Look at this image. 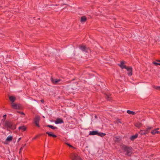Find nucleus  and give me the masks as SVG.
Returning a JSON list of instances; mask_svg holds the SVG:
<instances>
[{"label":"nucleus","instance_id":"nucleus-1","mask_svg":"<svg viewBox=\"0 0 160 160\" xmlns=\"http://www.w3.org/2000/svg\"><path fill=\"white\" fill-rule=\"evenodd\" d=\"M3 128L5 129L6 128L7 130L9 129L14 130L16 128V126L14 125H13L12 123L8 121H6L3 124Z\"/></svg>","mask_w":160,"mask_h":160},{"label":"nucleus","instance_id":"nucleus-2","mask_svg":"<svg viewBox=\"0 0 160 160\" xmlns=\"http://www.w3.org/2000/svg\"><path fill=\"white\" fill-rule=\"evenodd\" d=\"M122 149L126 152V155L130 156L132 154V148L130 147H128L124 145L122 147Z\"/></svg>","mask_w":160,"mask_h":160},{"label":"nucleus","instance_id":"nucleus-3","mask_svg":"<svg viewBox=\"0 0 160 160\" xmlns=\"http://www.w3.org/2000/svg\"><path fill=\"white\" fill-rule=\"evenodd\" d=\"M89 135H97L98 136H100L101 137H103L106 135V134L103 133H102V132H98V131H90L89 133Z\"/></svg>","mask_w":160,"mask_h":160},{"label":"nucleus","instance_id":"nucleus-4","mask_svg":"<svg viewBox=\"0 0 160 160\" xmlns=\"http://www.w3.org/2000/svg\"><path fill=\"white\" fill-rule=\"evenodd\" d=\"M79 48L82 51L85 52H88L90 51L89 48H87L85 46L83 45L80 46Z\"/></svg>","mask_w":160,"mask_h":160},{"label":"nucleus","instance_id":"nucleus-5","mask_svg":"<svg viewBox=\"0 0 160 160\" xmlns=\"http://www.w3.org/2000/svg\"><path fill=\"white\" fill-rule=\"evenodd\" d=\"M72 160H82L81 158L77 154L73 153L71 155Z\"/></svg>","mask_w":160,"mask_h":160},{"label":"nucleus","instance_id":"nucleus-6","mask_svg":"<svg viewBox=\"0 0 160 160\" xmlns=\"http://www.w3.org/2000/svg\"><path fill=\"white\" fill-rule=\"evenodd\" d=\"M39 120L40 117L39 116L36 117L34 119L35 124L38 127H40V125L39 124Z\"/></svg>","mask_w":160,"mask_h":160},{"label":"nucleus","instance_id":"nucleus-7","mask_svg":"<svg viewBox=\"0 0 160 160\" xmlns=\"http://www.w3.org/2000/svg\"><path fill=\"white\" fill-rule=\"evenodd\" d=\"M126 69L127 71H130V72H128V74L129 76H131L132 74V68L131 67H127L126 66V68H125Z\"/></svg>","mask_w":160,"mask_h":160},{"label":"nucleus","instance_id":"nucleus-8","mask_svg":"<svg viewBox=\"0 0 160 160\" xmlns=\"http://www.w3.org/2000/svg\"><path fill=\"white\" fill-rule=\"evenodd\" d=\"M11 105L13 108L15 109H19L20 107L19 104H17L13 102L11 103Z\"/></svg>","mask_w":160,"mask_h":160},{"label":"nucleus","instance_id":"nucleus-9","mask_svg":"<svg viewBox=\"0 0 160 160\" xmlns=\"http://www.w3.org/2000/svg\"><path fill=\"white\" fill-rule=\"evenodd\" d=\"M51 81L53 83L55 84H56L57 83L59 82L61 80L60 79H54L52 78Z\"/></svg>","mask_w":160,"mask_h":160},{"label":"nucleus","instance_id":"nucleus-10","mask_svg":"<svg viewBox=\"0 0 160 160\" xmlns=\"http://www.w3.org/2000/svg\"><path fill=\"white\" fill-rule=\"evenodd\" d=\"M55 123L56 124H61L63 123V121L61 118H58L55 121Z\"/></svg>","mask_w":160,"mask_h":160},{"label":"nucleus","instance_id":"nucleus-11","mask_svg":"<svg viewBox=\"0 0 160 160\" xmlns=\"http://www.w3.org/2000/svg\"><path fill=\"white\" fill-rule=\"evenodd\" d=\"M125 62L124 61H121L120 62V64H118V66H119L121 68L123 69L126 68V65H125Z\"/></svg>","mask_w":160,"mask_h":160},{"label":"nucleus","instance_id":"nucleus-12","mask_svg":"<svg viewBox=\"0 0 160 160\" xmlns=\"http://www.w3.org/2000/svg\"><path fill=\"white\" fill-rule=\"evenodd\" d=\"M138 134L136 133L135 135L131 136L130 137V139L132 141H133L136 138L138 137Z\"/></svg>","mask_w":160,"mask_h":160},{"label":"nucleus","instance_id":"nucleus-13","mask_svg":"<svg viewBox=\"0 0 160 160\" xmlns=\"http://www.w3.org/2000/svg\"><path fill=\"white\" fill-rule=\"evenodd\" d=\"M152 128V127H148L146 129L144 130L145 131V135L147 134H148L149 132V131Z\"/></svg>","mask_w":160,"mask_h":160},{"label":"nucleus","instance_id":"nucleus-14","mask_svg":"<svg viewBox=\"0 0 160 160\" xmlns=\"http://www.w3.org/2000/svg\"><path fill=\"white\" fill-rule=\"evenodd\" d=\"M16 99V98L14 96H11L9 97V99L12 102V103Z\"/></svg>","mask_w":160,"mask_h":160},{"label":"nucleus","instance_id":"nucleus-15","mask_svg":"<svg viewBox=\"0 0 160 160\" xmlns=\"http://www.w3.org/2000/svg\"><path fill=\"white\" fill-rule=\"evenodd\" d=\"M46 133L48 134L49 136L52 137L53 138H56L57 137L56 135L53 134L52 132H47Z\"/></svg>","mask_w":160,"mask_h":160},{"label":"nucleus","instance_id":"nucleus-16","mask_svg":"<svg viewBox=\"0 0 160 160\" xmlns=\"http://www.w3.org/2000/svg\"><path fill=\"white\" fill-rule=\"evenodd\" d=\"M142 124L139 122H138L137 123H135L134 125L137 127L138 128H140L142 126Z\"/></svg>","mask_w":160,"mask_h":160},{"label":"nucleus","instance_id":"nucleus-17","mask_svg":"<svg viewBox=\"0 0 160 160\" xmlns=\"http://www.w3.org/2000/svg\"><path fill=\"white\" fill-rule=\"evenodd\" d=\"M18 129L19 130H21L23 132L26 130V128L24 126H23L19 127L18 128Z\"/></svg>","mask_w":160,"mask_h":160},{"label":"nucleus","instance_id":"nucleus-18","mask_svg":"<svg viewBox=\"0 0 160 160\" xmlns=\"http://www.w3.org/2000/svg\"><path fill=\"white\" fill-rule=\"evenodd\" d=\"M87 18H86L85 17H81V22L82 23H84L86 22V21Z\"/></svg>","mask_w":160,"mask_h":160},{"label":"nucleus","instance_id":"nucleus-19","mask_svg":"<svg viewBox=\"0 0 160 160\" xmlns=\"http://www.w3.org/2000/svg\"><path fill=\"white\" fill-rule=\"evenodd\" d=\"M151 132L152 134L155 135L156 133H159V131H156V130L154 129L152 130Z\"/></svg>","mask_w":160,"mask_h":160},{"label":"nucleus","instance_id":"nucleus-20","mask_svg":"<svg viewBox=\"0 0 160 160\" xmlns=\"http://www.w3.org/2000/svg\"><path fill=\"white\" fill-rule=\"evenodd\" d=\"M127 113L130 114H132V115H135L136 113L134 112L131 111L129 110H128L127 111Z\"/></svg>","mask_w":160,"mask_h":160},{"label":"nucleus","instance_id":"nucleus-21","mask_svg":"<svg viewBox=\"0 0 160 160\" xmlns=\"http://www.w3.org/2000/svg\"><path fill=\"white\" fill-rule=\"evenodd\" d=\"M145 131H144V130H141L139 132V133L141 134V135H145Z\"/></svg>","mask_w":160,"mask_h":160},{"label":"nucleus","instance_id":"nucleus-22","mask_svg":"<svg viewBox=\"0 0 160 160\" xmlns=\"http://www.w3.org/2000/svg\"><path fill=\"white\" fill-rule=\"evenodd\" d=\"M12 137L11 136H8L6 138V140L8 141H12Z\"/></svg>","mask_w":160,"mask_h":160},{"label":"nucleus","instance_id":"nucleus-23","mask_svg":"<svg viewBox=\"0 0 160 160\" xmlns=\"http://www.w3.org/2000/svg\"><path fill=\"white\" fill-rule=\"evenodd\" d=\"M47 126L53 130L57 128L56 127L53 126L51 125H48Z\"/></svg>","mask_w":160,"mask_h":160},{"label":"nucleus","instance_id":"nucleus-24","mask_svg":"<svg viewBox=\"0 0 160 160\" xmlns=\"http://www.w3.org/2000/svg\"><path fill=\"white\" fill-rule=\"evenodd\" d=\"M153 88H154L156 89V90H160V86H156L155 85L153 86Z\"/></svg>","mask_w":160,"mask_h":160},{"label":"nucleus","instance_id":"nucleus-25","mask_svg":"<svg viewBox=\"0 0 160 160\" xmlns=\"http://www.w3.org/2000/svg\"><path fill=\"white\" fill-rule=\"evenodd\" d=\"M152 63L156 66H157L158 65H160V63L157 62L155 61L153 62Z\"/></svg>","mask_w":160,"mask_h":160},{"label":"nucleus","instance_id":"nucleus-26","mask_svg":"<svg viewBox=\"0 0 160 160\" xmlns=\"http://www.w3.org/2000/svg\"><path fill=\"white\" fill-rule=\"evenodd\" d=\"M6 115H4L3 116V119H2V121H3V122H4L5 120L6 119Z\"/></svg>","mask_w":160,"mask_h":160},{"label":"nucleus","instance_id":"nucleus-27","mask_svg":"<svg viewBox=\"0 0 160 160\" xmlns=\"http://www.w3.org/2000/svg\"><path fill=\"white\" fill-rule=\"evenodd\" d=\"M66 144L70 147L74 148L71 145H70L68 143H66Z\"/></svg>","mask_w":160,"mask_h":160},{"label":"nucleus","instance_id":"nucleus-28","mask_svg":"<svg viewBox=\"0 0 160 160\" xmlns=\"http://www.w3.org/2000/svg\"><path fill=\"white\" fill-rule=\"evenodd\" d=\"M18 112V113H20L22 115H23V116H25V114L24 113L22 112Z\"/></svg>","mask_w":160,"mask_h":160},{"label":"nucleus","instance_id":"nucleus-29","mask_svg":"<svg viewBox=\"0 0 160 160\" xmlns=\"http://www.w3.org/2000/svg\"><path fill=\"white\" fill-rule=\"evenodd\" d=\"M37 137H38V136H36L35 137H34L32 139V140H34V139H35L37 138Z\"/></svg>","mask_w":160,"mask_h":160},{"label":"nucleus","instance_id":"nucleus-30","mask_svg":"<svg viewBox=\"0 0 160 160\" xmlns=\"http://www.w3.org/2000/svg\"><path fill=\"white\" fill-rule=\"evenodd\" d=\"M118 123H121V121H120V120H118Z\"/></svg>","mask_w":160,"mask_h":160},{"label":"nucleus","instance_id":"nucleus-31","mask_svg":"<svg viewBox=\"0 0 160 160\" xmlns=\"http://www.w3.org/2000/svg\"><path fill=\"white\" fill-rule=\"evenodd\" d=\"M107 98H108V100H109V96H108V95H107Z\"/></svg>","mask_w":160,"mask_h":160},{"label":"nucleus","instance_id":"nucleus-32","mask_svg":"<svg viewBox=\"0 0 160 160\" xmlns=\"http://www.w3.org/2000/svg\"><path fill=\"white\" fill-rule=\"evenodd\" d=\"M159 128H157L156 129H155V130H156V131H157L158 130H159Z\"/></svg>","mask_w":160,"mask_h":160},{"label":"nucleus","instance_id":"nucleus-33","mask_svg":"<svg viewBox=\"0 0 160 160\" xmlns=\"http://www.w3.org/2000/svg\"><path fill=\"white\" fill-rule=\"evenodd\" d=\"M156 61H157V62H160V60H156Z\"/></svg>","mask_w":160,"mask_h":160},{"label":"nucleus","instance_id":"nucleus-34","mask_svg":"<svg viewBox=\"0 0 160 160\" xmlns=\"http://www.w3.org/2000/svg\"><path fill=\"white\" fill-rule=\"evenodd\" d=\"M41 102H44V100H41Z\"/></svg>","mask_w":160,"mask_h":160},{"label":"nucleus","instance_id":"nucleus-35","mask_svg":"<svg viewBox=\"0 0 160 160\" xmlns=\"http://www.w3.org/2000/svg\"><path fill=\"white\" fill-rule=\"evenodd\" d=\"M118 139V138H116V139H117V140H116V139H115V140H114L116 142V141H117V140H117V139Z\"/></svg>","mask_w":160,"mask_h":160},{"label":"nucleus","instance_id":"nucleus-36","mask_svg":"<svg viewBox=\"0 0 160 160\" xmlns=\"http://www.w3.org/2000/svg\"><path fill=\"white\" fill-rule=\"evenodd\" d=\"M21 139V138H19V139H18V142H19V141Z\"/></svg>","mask_w":160,"mask_h":160},{"label":"nucleus","instance_id":"nucleus-37","mask_svg":"<svg viewBox=\"0 0 160 160\" xmlns=\"http://www.w3.org/2000/svg\"><path fill=\"white\" fill-rule=\"evenodd\" d=\"M129 72H130V71H128Z\"/></svg>","mask_w":160,"mask_h":160}]
</instances>
